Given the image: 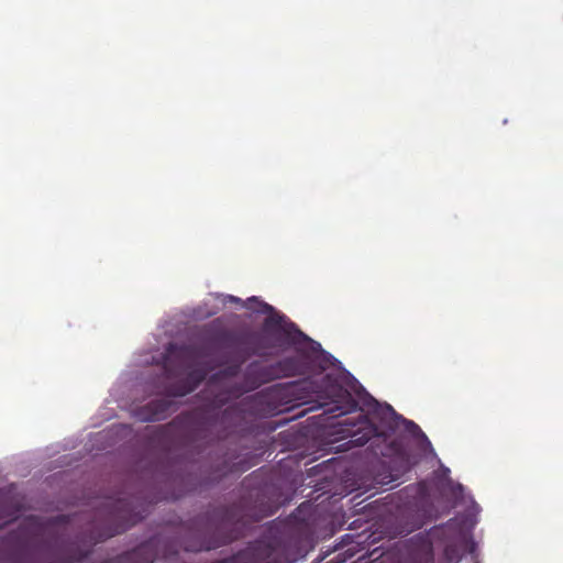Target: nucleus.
<instances>
[{
	"label": "nucleus",
	"instance_id": "1",
	"mask_svg": "<svg viewBox=\"0 0 563 563\" xmlns=\"http://www.w3.org/2000/svg\"><path fill=\"white\" fill-rule=\"evenodd\" d=\"M154 500L140 495L104 497L93 511L51 519L26 517L3 540V563H80L95 544L141 521Z\"/></svg>",
	"mask_w": 563,
	"mask_h": 563
},
{
	"label": "nucleus",
	"instance_id": "2",
	"mask_svg": "<svg viewBox=\"0 0 563 563\" xmlns=\"http://www.w3.org/2000/svg\"><path fill=\"white\" fill-rule=\"evenodd\" d=\"M241 364H232L210 377L200 396L205 404L189 412H183L164 427L168 437H177L180 444L194 456L202 455L207 449L220 448V441L227 439L243 418L239 405H230L239 398L233 393L243 385H230L225 380L239 374Z\"/></svg>",
	"mask_w": 563,
	"mask_h": 563
},
{
	"label": "nucleus",
	"instance_id": "3",
	"mask_svg": "<svg viewBox=\"0 0 563 563\" xmlns=\"http://www.w3.org/2000/svg\"><path fill=\"white\" fill-rule=\"evenodd\" d=\"M267 514H250L242 505L218 506L196 517L180 548L186 552L210 551L242 538L250 525Z\"/></svg>",
	"mask_w": 563,
	"mask_h": 563
},
{
	"label": "nucleus",
	"instance_id": "4",
	"mask_svg": "<svg viewBox=\"0 0 563 563\" xmlns=\"http://www.w3.org/2000/svg\"><path fill=\"white\" fill-rule=\"evenodd\" d=\"M297 339L308 340V336L296 323L287 320L286 316L274 313L265 318L261 332L234 334L227 330L216 333L214 340L228 346L244 345L247 355L269 356L272 350L282 346L285 342L298 343Z\"/></svg>",
	"mask_w": 563,
	"mask_h": 563
},
{
	"label": "nucleus",
	"instance_id": "5",
	"mask_svg": "<svg viewBox=\"0 0 563 563\" xmlns=\"http://www.w3.org/2000/svg\"><path fill=\"white\" fill-rule=\"evenodd\" d=\"M338 426L341 427L340 432L349 438L347 444L352 446H363L374 438H384L385 440L388 432H394L401 426L413 438H426L416 422L398 415L389 405L376 404L372 418L360 413L356 419L345 418L339 421Z\"/></svg>",
	"mask_w": 563,
	"mask_h": 563
},
{
	"label": "nucleus",
	"instance_id": "6",
	"mask_svg": "<svg viewBox=\"0 0 563 563\" xmlns=\"http://www.w3.org/2000/svg\"><path fill=\"white\" fill-rule=\"evenodd\" d=\"M319 408H323L327 421L340 418L357 409V401L341 384L340 378L332 374L322 376L319 383L311 382Z\"/></svg>",
	"mask_w": 563,
	"mask_h": 563
},
{
	"label": "nucleus",
	"instance_id": "7",
	"mask_svg": "<svg viewBox=\"0 0 563 563\" xmlns=\"http://www.w3.org/2000/svg\"><path fill=\"white\" fill-rule=\"evenodd\" d=\"M297 340L298 342L302 341L301 339ZM306 341L311 344L309 350L297 349L295 354L275 362L279 379L317 374L327 368L328 361L321 344L312 341L309 336Z\"/></svg>",
	"mask_w": 563,
	"mask_h": 563
},
{
	"label": "nucleus",
	"instance_id": "8",
	"mask_svg": "<svg viewBox=\"0 0 563 563\" xmlns=\"http://www.w3.org/2000/svg\"><path fill=\"white\" fill-rule=\"evenodd\" d=\"M212 563H287V561L279 547L257 540L236 554Z\"/></svg>",
	"mask_w": 563,
	"mask_h": 563
},
{
	"label": "nucleus",
	"instance_id": "9",
	"mask_svg": "<svg viewBox=\"0 0 563 563\" xmlns=\"http://www.w3.org/2000/svg\"><path fill=\"white\" fill-rule=\"evenodd\" d=\"M276 379L279 378L275 363L262 365L258 362H253L245 369L243 387H236L233 395L241 396Z\"/></svg>",
	"mask_w": 563,
	"mask_h": 563
},
{
	"label": "nucleus",
	"instance_id": "10",
	"mask_svg": "<svg viewBox=\"0 0 563 563\" xmlns=\"http://www.w3.org/2000/svg\"><path fill=\"white\" fill-rule=\"evenodd\" d=\"M251 464L239 455L225 454L221 460H217L214 465L210 466L208 474L203 477L202 482L219 481L224 476L235 474L240 475L247 471Z\"/></svg>",
	"mask_w": 563,
	"mask_h": 563
},
{
	"label": "nucleus",
	"instance_id": "11",
	"mask_svg": "<svg viewBox=\"0 0 563 563\" xmlns=\"http://www.w3.org/2000/svg\"><path fill=\"white\" fill-rule=\"evenodd\" d=\"M162 543L159 538H153L132 551L125 552L106 563H154L159 556V547Z\"/></svg>",
	"mask_w": 563,
	"mask_h": 563
},
{
	"label": "nucleus",
	"instance_id": "12",
	"mask_svg": "<svg viewBox=\"0 0 563 563\" xmlns=\"http://www.w3.org/2000/svg\"><path fill=\"white\" fill-rule=\"evenodd\" d=\"M174 406L169 399H156L134 410V417L142 422H154L166 419Z\"/></svg>",
	"mask_w": 563,
	"mask_h": 563
},
{
	"label": "nucleus",
	"instance_id": "13",
	"mask_svg": "<svg viewBox=\"0 0 563 563\" xmlns=\"http://www.w3.org/2000/svg\"><path fill=\"white\" fill-rule=\"evenodd\" d=\"M205 378V371L194 369L186 378L164 386L161 393L170 397H183L194 391Z\"/></svg>",
	"mask_w": 563,
	"mask_h": 563
},
{
	"label": "nucleus",
	"instance_id": "14",
	"mask_svg": "<svg viewBox=\"0 0 563 563\" xmlns=\"http://www.w3.org/2000/svg\"><path fill=\"white\" fill-rule=\"evenodd\" d=\"M168 357H176L180 360H195L199 356V349L191 344H174L170 343L167 347Z\"/></svg>",
	"mask_w": 563,
	"mask_h": 563
},
{
	"label": "nucleus",
	"instance_id": "15",
	"mask_svg": "<svg viewBox=\"0 0 563 563\" xmlns=\"http://www.w3.org/2000/svg\"><path fill=\"white\" fill-rule=\"evenodd\" d=\"M16 516H18V509H16V508H14V509L10 510L5 516L0 517V528H1L4 523H7V522H9V521H11V520H13V519H15V518H16Z\"/></svg>",
	"mask_w": 563,
	"mask_h": 563
},
{
	"label": "nucleus",
	"instance_id": "16",
	"mask_svg": "<svg viewBox=\"0 0 563 563\" xmlns=\"http://www.w3.org/2000/svg\"><path fill=\"white\" fill-rule=\"evenodd\" d=\"M178 553V550L177 549H174L173 545H168L167 543H164V551H163V556L164 558H169L174 554H177Z\"/></svg>",
	"mask_w": 563,
	"mask_h": 563
},
{
	"label": "nucleus",
	"instance_id": "17",
	"mask_svg": "<svg viewBox=\"0 0 563 563\" xmlns=\"http://www.w3.org/2000/svg\"><path fill=\"white\" fill-rule=\"evenodd\" d=\"M260 305L262 306V311L263 312H272V311H274V308L271 305L266 303V302H260Z\"/></svg>",
	"mask_w": 563,
	"mask_h": 563
},
{
	"label": "nucleus",
	"instance_id": "18",
	"mask_svg": "<svg viewBox=\"0 0 563 563\" xmlns=\"http://www.w3.org/2000/svg\"><path fill=\"white\" fill-rule=\"evenodd\" d=\"M250 302H253V301H257V299L255 297H252L249 299Z\"/></svg>",
	"mask_w": 563,
	"mask_h": 563
},
{
	"label": "nucleus",
	"instance_id": "19",
	"mask_svg": "<svg viewBox=\"0 0 563 563\" xmlns=\"http://www.w3.org/2000/svg\"><path fill=\"white\" fill-rule=\"evenodd\" d=\"M165 372H166V374H168V373H169L168 367H167V364L165 365Z\"/></svg>",
	"mask_w": 563,
	"mask_h": 563
}]
</instances>
